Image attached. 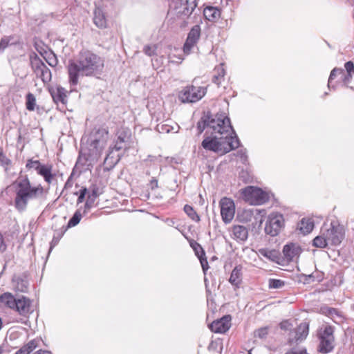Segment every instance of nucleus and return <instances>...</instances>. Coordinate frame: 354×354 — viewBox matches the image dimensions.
<instances>
[{
    "label": "nucleus",
    "mask_w": 354,
    "mask_h": 354,
    "mask_svg": "<svg viewBox=\"0 0 354 354\" xmlns=\"http://www.w3.org/2000/svg\"><path fill=\"white\" fill-rule=\"evenodd\" d=\"M211 125V136H206L201 143L203 149L219 154H225L239 147V139L230 120H227L225 122H213Z\"/></svg>",
    "instance_id": "nucleus-1"
},
{
    "label": "nucleus",
    "mask_w": 354,
    "mask_h": 354,
    "mask_svg": "<svg viewBox=\"0 0 354 354\" xmlns=\"http://www.w3.org/2000/svg\"><path fill=\"white\" fill-rule=\"evenodd\" d=\"M103 68L104 60L101 57L91 50H82L75 59L68 62L69 83L76 86L80 76H96L102 73Z\"/></svg>",
    "instance_id": "nucleus-2"
},
{
    "label": "nucleus",
    "mask_w": 354,
    "mask_h": 354,
    "mask_svg": "<svg viewBox=\"0 0 354 354\" xmlns=\"http://www.w3.org/2000/svg\"><path fill=\"white\" fill-rule=\"evenodd\" d=\"M109 138V131L104 128L94 130L90 135L86 149L80 152L76 166L84 165L87 161H97L101 156Z\"/></svg>",
    "instance_id": "nucleus-3"
},
{
    "label": "nucleus",
    "mask_w": 354,
    "mask_h": 354,
    "mask_svg": "<svg viewBox=\"0 0 354 354\" xmlns=\"http://www.w3.org/2000/svg\"><path fill=\"white\" fill-rule=\"evenodd\" d=\"M15 193V206L18 211L24 212L30 200L43 196L44 188L40 185L32 187L29 179L25 176L16 181Z\"/></svg>",
    "instance_id": "nucleus-4"
},
{
    "label": "nucleus",
    "mask_w": 354,
    "mask_h": 354,
    "mask_svg": "<svg viewBox=\"0 0 354 354\" xmlns=\"http://www.w3.org/2000/svg\"><path fill=\"white\" fill-rule=\"evenodd\" d=\"M335 327L329 324H324L317 330L319 340V351L322 353L330 352L335 346Z\"/></svg>",
    "instance_id": "nucleus-5"
},
{
    "label": "nucleus",
    "mask_w": 354,
    "mask_h": 354,
    "mask_svg": "<svg viewBox=\"0 0 354 354\" xmlns=\"http://www.w3.org/2000/svg\"><path fill=\"white\" fill-rule=\"evenodd\" d=\"M241 194L243 199L250 205H261L269 199L268 193L253 186L241 189Z\"/></svg>",
    "instance_id": "nucleus-6"
},
{
    "label": "nucleus",
    "mask_w": 354,
    "mask_h": 354,
    "mask_svg": "<svg viewBox=\"0 0 354 354\" xmlns=\"http://www.w3.org/2000/svg\"><path fill=\"white\" fill-rule=\"evenodd\" d=\"M207 92L205 86H187L178 93V98L183 103H194L202 99Z\"/></svg>",
    "instance_id": "nucleus-7"
},
{
    "label": "nucleus",
    "mask_w": 354,
    "mask_h": 354,
    "mask_svg": "<svg viewBox=\"0 0 354 354\" xmlns=\"http://www.w3.org/2000/svg\"><path fill=\"white\" fill-rule=\"evenodd\" d=\"M322 230L326 240L332 245H339L344 238L343 227L339 225H335L333 222L330 223L328 227L324 223Z\"/></svg>",
    "instance_id": "nucleus-8"
},
{
    "label": "nucleus",
    "mask_w": 354,
    "mask_h": 354,
    "mask_svg": "<svg viewBox=\"0 0 354 354\" xmlns=\"http://www.w3.org/2000/svg\"><path fill=\"white\" fill-rule=\"evenodd\" d=\"M30 64L36 76L39 77L44 84L51 81L50 70L46 66L37 54L30 56Z\"/></svg>",
    "instance_id": "nucleus-9"
},
{
    "label": "nucleus",
    "mask_w": 354,
    "mask_h": 354,
    "mask_svg": "<svg viewBox=\"0 0 354 354\" xmlns=\"http://www.w3.org/2000/svg\"><path fill=\"white\" fill-rule=\"evenodd\" d=\"M284 225V218L282 214L278 213L270 214L267 219L265 226L266 234L272 236H277Z\"/></svg>",
    "instance_id": "nucleus-10"
},
{
    "label": "nucleus",
    "mask_w": 354,
    "mask_h": 354,
    "mask_svg": "<svg viewBox=\"0 0 354 354\" xmlns=\"http://www.w3.org/2000/svg\"><path fill=\"white\" fill-rule=\"evenodd\" d=\"M26 167L28 169H34L37 173L43 176L45 181L48 184L52 183L55 175L52 174V165H41L39 160H33L28 159L27 160Z\"/></svg>",
    "instance_id": "nucleus-11"
},
{
    "label": "nucleus",
    "mask_w": 354,
    "mask_h": 354,
    "mask_svg": "<svg viewBox=\"0 0 354 354\" xmlns=\"http://www.w3.org/2000/svg\"><path fill=\"white\" fill-rule=\"evenodd\" d=\"M219 205L223 221L225 224L230 223L234 218L235 214V205L234 201L229 198L224 197L220 201Z\"/></svg>",
    "instance_id": "nucleus-12"
},
{
    "label": "nucleus",
    "mask_w": 354,
    "mask_h": 354,
    "mask_svg": "<svg viewBox=\"0 0 354 354\" xmlns=\"http://www.w3.org/2000/svg\"><path fill=\"white\" fill-rule=\"evenodd\" d=\"M116 136L117 138L114 141L113 145L109 147V153L107 154L105 160L109 158L111 153H112L113 151H119L122 149L126 150L129 148L127 146V142L130 138L129 131L121 129L117 132Z\"/></svg>",
    "instance_id": "nucleus-13"
},
{
    "label": "nucleus",
    "mask_w": 354,
    "mask_h": 354,
    "mask_svg": "<svg viewBox=\"0 0 354 354\" xmlns=\"http://www.w3.org/2000/svg\"><path fill=\"white\" fill-rule=\"evenodd\" d=\"M227 120H230V118L223 115H216L214 118H210L208 115H204L197 123L198 133H201L205 129L212 131V127L211 124L213 122L223 121L225 122Z\"/></svg>",
    "instance_id": "nucleus-14"
},
{
    "label": "nucleus",
    "mask_w": 354,
    "mask_h": 354,
    "mask_svg": "<svg viewBox=\"0 0 354 354\" xmlns=\"http://www.w3.org/2000/svg\"><path fill=\"white\" fill-rule=\"evenodd\" d=\"M201 35L200 26L196 25L194 26L189 31L186 41L183 46V50L185 53L189 54L192 48L196 45L198 40Z\"/></svg>",
    "instance_id": "nucleus-15"
},
{
    "label": "nucleus",
    "mask_w": 354,
    "mask_h": 354,
    "mask_svg": "<svg viewBox=\"0 0 354 354\" xmlns=\"http://www.w3.org/2000/svg\"><path fill=\"white\" fill-rule=\"evenodd\" d=\"M230 322V315H225L220 319L214 321L210 324V329L216 333H224L230 329L231 326Z\"/></svg>",
    "instance_id": "nucleus-16"
},
{
    "label": "nucleus",
    "mask_w": 354,
    "mask_h": 354,
    "mask_svg": "<svg viewBox=\"0 0 354 354\" xmlns=\"http://www.w3.org/2000/svg\"><path fill=\"white\" fill-rule=\"evenodd\" d=\"M301 248L296 243H290L283 246V254L286 261L290 262L299 257Z\"/></svg>",
    "instance_id": "nucleus-17"
},
{
    "label": "nucleus",
    "mask_w": 354,
    "mask_h": 354,
    "mask_svg": "<svg viewBox=\"0 0 354 354\" xmlns=\"http://www.w3.org/2000/svg\"><path fill=\"white\" fill-rule=\"evenodd\" d=\"M51 97L55 104L64 106L67 102L66 91L62 86H57L50 89Z\"/></svg>",
    "instance_id": "nucleus-18"
},
{
    "label": "nucleus",
    "mask_w": 354,
    "mask_h": 354,
    "mask_svg": "<svg viewBox=\"0 0 354 354\" xmlns=\"http://www.w3.org/2000/svg\"><path fill=\"white\" fill-rule=\"evenodd\" d=\"M320 311L322 314L330 317L332 321L337 324H341L344 321V317L342 313L336 308L323 306L321 308Z\"/></svg>",
    "instance_id": "nucleus-19"
},
{
    "label": "nucleus",
    "mask_w": 354,
    "mask_h": 354,
    "mask_svg": "<svg viewBox=\"0 0 354 354\" xmlns=\"http://www.w3.org/2000/svg\"><path fill=\"white\" fill-rule=\"evenodd\" d=\"M14 309L21 315H26L32 311L31 309V301L24 296L19 297L17 299L16 306Z\"/></svg>",
    "instance_id": "nucleus-20"
},
{
    "label": "nucleus",
    "mask_w": 354,
    "mask_h": 354,
    "mask_svg": "<svg viewBox=\"0 0 354 354\" xmlns=\"http://www.w3.org/2000/svg\"><path fill=\"white\" fill-rule=\"evenodd\" d=\"M12 281L17 291L25 292L28 290L29 282L26 274L15 275Z\"/></svg>",
    "instance_id": "nucleus-21"
},
{
    "label": "nucleus",
    "mask_w": 354,
    "mask_h": 354,
    "mask_svg": "<svg viewBox=\"0 0 354 354\" xmlns=\"http://www.w3.org/2000/svg\"><path fill=\"white\" fill-rule=\"evenodd\" d=\"M180 3L179 12L185 16L190 15L197 6L196 0H180Z\"/></svg>",
    "instance_id": "nucleus-22"
},
{
    "label": "nucleus",
    "mask_w": 354,
    "mask_h": 354,
    "mask_svg": "<svg viewBox=\"0 0 354 354\" xmlns=\"http://www.w3.org/2000/svg\"><path fill=\"white\" fill-rule=\"evenodd\" d=\"M232 232L234 239L239 241H245L248 239V230L243 225H234Z\"/></svg>",
    "instance_id": "nucleus-23"
},
{
    "label": "nucleus",
    "mask_w": 354,
    "mask_h": 354,
    "mask_svg": "<svg viewBox=\"0 0 354 354\" xmlns=\"http://www.w3.org/2000/svg\"><path fill=\"white\" fill-rule=\"evenodd\" d=\"M93 22L95 26L100 28L106 27L107 22L104 12L100 8H96L94 11Z\"/></svg>",
    "instance_id": "nucleus-24"
},
{
    "label": "nucleus",
    "mask_w": 354,
    "mask_h": 354,
    "mask_svg": "<svg viewBox=\"0 0 354 354\" xmlns=\"http://www.w3.org/2000/svg\"><path fill=\"white\" fill-rule=\"evenodd\" d=\"M241 266H237L232 270L229 281L232 285L239 287L241 282Z\"/></svg>",
    "instance_id": "nucleus-25"
},
{
    "label": "nucleus",
    "mask_w": 354,
    "mask_h": 354,
    "mask_svg": "<svg viewBox=\"0 0 354 354\" xmlns=\"http://www.w3.org/2000/svg\"><path fill=\"white\" fill-rule=\"evenodd\" d=\"M309 330V325L306 322H303L300 324L296 330V340L297 341H302L306 339L307 335H308Z\"/></svg>",
    "instance_id": "nucleus-26"
},
{
    "label": "nucleus",
    "mask_w": 354,
    "mask_h": 354,
    "mask_svg": "<svg viewBox=\"0 0 354 354\" xmlns=\"http://www.w3.org/2000/svg\"><path fill=\"white\" fill-rule=\"evenodd\" d=\"M220 10L216 8L209 6L206 7L203 10V15L208 21H214L219 18Z\"/></svg>",
    "instance_id": "nucleus-27"
},
{
    "label": "nucleus",
    "mask_w": 354,
    "mask_h": 354,
    "mask_svg": "<svg viewBox=\"0 0 354 354\" xmlns=\"http://www.w3.org/2000/svg\"><path fill=\"white\" fill-rule=\"evenodd\" d=\"M17 299L10 292H5L0 296V302L7 307L14 309Z\"/></svg>",
    "instance_id": "nucleus-28"
},
{
    "label": "nucleus",
    "mask_w": 354,
    "mask_h": 354,
    "mask_svg": "<svg viewBox=\"0 0 354 354\" xmlns=\"http://www.w3.org/2000/svg\"><path fill=\"white\" fill-rule=\"evenodd\" d=\"M314 227V223L310 218H303L299 223V230L304 234L310 233Z\"/></svg>",
    "instance_id": "nucleus-29"
},
{
    "label": "nucleus",
    "mask_w": 354,
    "mask_h": 354,
    "mask_svg": "<svg viewBox=\"0 0 354 354\" xmlns=\"http://www.w3.org/2000/svg\"><path fill=\"white\" fill-rule=\"evenodd\" d=\"M180 127L176 125V127L171 126L168 124H160L156 127V130L160 133H169L170 132L177 133Z\"/></svg>",
    "instance_id": "nucleus-30"
},
{
    "label": "nucleus",
    "mask_w": 354,
    "mask_h": 354,
    "mask_svg": "<svg viewBox=\"0 0 354 354\" xmlns=\"http://www.w3.org/2000/svg\"><path fill=\"white\" fill-rule=\"evenodd\" d=\"M215 74L213 76L212 81L214 83L217 84L218 86L220 85L221 83V80L223 78L225 71L223 68V66H218L214 68Z\"/></svg>",
    "instance_id": "nucleus-31"
},
{
    "label": "nucleus",
    "mask_w": 354,
    "mask_h": 354,
    "mask_svg": "<svg viewBox=\"0 0 354 354\" xmlns=\"http://www.w3.org/2000/svg\"><path fill=\"white\" fill-rule=\"evenodd\" d=\"M329 243L326 240V236L324 235V232L321 230V235L316 236L313 239V245L317 248H326Z\"/></svg>",
    "instance_id": "nucleus-32"
},
{
    "label": "nucleus",
    "mask_w": 354,
    "mask_h": 354,
    "mask_svg": "<svg viewBox=\"0 0 354 354\" xmlns=\"http://www.w3.org/2000/svg\"><path fill=\"white\" fill-rule=\"evenodd\" d=\"M46 62L52 67H55L57 65L58 60L56 55L53 52H45L43 55Z\"/></svg>",
    "instance_id": "nucleus-33"
},
{
    "label": "nucleus",
    "mask_w": 354,
    "mask_h": 354,
    "mask_svg": "<svg viewBox=\"0 0 354 354\" xmlns=\"http://www.w3.org/2000/svg\"><path fill=\"white\" fill-rule=\"evenodd\" d=\"M26 109L30 111H34L35 108V105H36V99H35V95L31 93H28L26 95Z\"/></svg>",
    "instance_id": "nucleus-34"
},
{
    "label": "nucleus",
    "mask_w": 354,
    "mask_h": 354,
    "mask_svg": "<svg viewBox=\"0 0 354 354\" xmlns=\"http://www.w3.org/2000/svg\"><path fill=\"white\" fill-rule=\"evenodd\" d=\"M184 211L192 220L197 222L200 221L199 216L197 214V213L195 212V210L192 206L189 205H185L184 206Z\"/></svg>",
    "instance_id": "nucleus-35"
},
{
    "label": "nucleus",
    "mask_w": 354,
    "mask_h": 354,
    "mask_svg": "<svg viewBox=\"0 0 354 354\" xmlns=\"http://www.w3.org/2000/svg\"><path fill=\"white\" fill-rule=\"evenodd\" d=\"M13 36H5L0 41V53H2L10 44H14L16 42L12 41Z\"/></svg>",
    "instance_id": "nucleus-36"
},
{
    "label": "nucleus",
    "mask_w": 354,
    "mask_h": 354,
    "mask_svg": "<svg viewBox=\"0 0 354 354\" xmlns=\"http://www.w3.org/2000/svg\"><path fill=\"white\" fill-rule=\"evenodd\" d=\"M259 253L261 256L265 257L273 261H275V259L277 258V252L275 250H268L267 249L262 248L259 250Z\"/></svg>",
    "instance_id": "nucleus-37"
},
{
    "label": "nucleus",
    "mask_w": 354,
    "mask_h": 354,
    "mask_svg": "<svg viewBox=\"0 0 354 354\" xmlns=\"http://www.w3.org/2000/svg\"><path fill=\"white\" fill-rule=\"evenodd\" d=\"M81 218H82V214L79 210H77L74 213L72 218L69 220V221L68 223V226L69 227H74V226L77 225L80 223Z\"/></svg>",
    "instance_id": "nucleus-38"
},
{
    "label": "nucleus",
    "mask_w": 354,
    "mask_h": 354,
    "mask_svg": "<svg viewBox=\"0 0 354 354\" xmlns=\"http://www.w3.org/2000/svg\"><path fill=\"white\" fill-rule=\"evenodd\" d=\"M285 282L281 279H270L268 281V286L270 288L279 289L283 287Z\"/></svg>",
    "instance_id": "nucleus-39"
},
{
    "label": "nucleus",
    "mask_w": 354,
    "mask_h": 354,
    "mask_svg": "<svg viewBox=\"0 0 354 354\" xmlns=\"http://www.w3.org/2000/svg\"><path fill=\"white\" fill-rule=\"evenodd\" d=\"M341 73H344V69L340 68H334L330 74L328 82V88L331 86L332 80H334L338 75H341Z\"/></svg>",
    "instance_id": "nucleus-40"
},
{
    "label": "nucleus",
    "mask_w": 354,
    "mask_h": 354,
    "mask_svg": "<svg viewBox=\"0 0 354 354\" xmlns=\"http://www.w3.org/2000/svg\"><path fill=\"white\" fill-rule=\"evenodd\" d=\"M254 337H257L260 339H265L266 338L268 334V327H263L260 328L257 330H256L254 333Z\"/></svg>",
    "instance_id": "nucleus-41"
},
{
    "label": "nucleus",
    "mask_w": 354,
    "mask_h": 354,
    "mask_svg": "<svg viewBox=\"0 0 354 354\" xmlns=\"http://www.w3.org/2000/svg\"><path fill=\"white\" fill-rule=\"evenodd\" d=\"M89 191L88 196H91V198H93L94 199H96V198L101 194L99 187L95 185L90 187Z\"/></svg>",
    "instance_id": "nucleus-42"
},
{
    "label": "nucleus",
    "mask_w": 354,
    "mask_h": 354,
    "mask_svg": "<svg viewBox=\"0 0 354 354\" xmlns=\"http://www.w3.org/2000/svg\"><path fill=\"white\" fill-rule=\"evenodd\" d=\"M341 75H344V86H345L346 87H350L351 88H353V86H350V84L351 82L353 73H347L344 70V73H341Z\"/></svg>",
    "instance_id": "nucleus-43"
},
{
    "label": "nucleus",
    "mask_w": 354,
    "mask_h": 354,
    "mask_svg": "<svg viewBox=\"0 0 354 354\" xmlns=\"http://www.w3.org/2000/svg\"><path fill=\"white\" fill-rule=\"evenodd\" d=\"M191 246L194 248L196 254L198 256H205V252L201 248V246L196 242H194V243H191Z\"/></svg>",
    "instance_id": "nucleus-44"
},
{
    "label": "nucleus",
    "mask_w": 354,
    "mask_h": 354,
    "mask_svg": "<svg viewBox=\"0 0 354 354\" xmlns=\"http://www.w3.org/2000/svg\"><path fill=\"white\" fill-rule=\"evenodd\" d=\"M24 347L30 353L37 347V342L35 339H32L24 345Z\"/></svg>",
    "instance_id": "nucleus-45"
},
{
    "label": "nucleus",
    "mask_w": 354,
    "mask_h": 354,
    "mask_svg": "<svg viewBox=\"0 0 354 354\" xmlns=\"http://www.w3.org/2000/svg\"><path fill=\"white\" fill-rule=\"evenodd\" d=\"M345 72L347 73H353L354 74V64L353 62L348 61L344 64Z\"/></svg>",
    "instance_id": "nucleus-46"
},
{
    "label": "nucleus",
    "mask_w": 354,
    "mask_h": 354,
    "mask_svg": "<svg viewBox=\"0 0 354 354\" xmlns=\"http://www.w3.org/2000/svg\"><path fill=\"white\" fill-rule=\"evenodd\" d=\"M10 164V160L5 156L1 149H0V165L6 166Z\"/></svg>",
    "instance_id": "nucleus-47"
},
{
    "label": "nucleus",
    "mask_w": 354,
    "mask_h": 354,
    "mask_svg": "<svg viewBox=\"0 0 354 354\" xmlns=\"http://www.w3.org/2000/svg\"><path fill=\"white\" fill-rule=\"evenodd\" d=\"M87 191L88 189L86 187H83L82 189H80V195L77 201V204H80L84 201Z\"/></svg>",
    "instance_id": "nucleus-48"
},
{
    "label": "nucleus",
    "mask_w": 354,
    "mask_h": 354,
    "mask_svg": "<svg viewBox=\"0 0 354 354\" xmlns=\"http://www.w3.org/2000/svg\"><path fill=\"white\" fill-rule=\"evenodd\" d=\"M198 259H200L201 266L203 268V272H205L209 268L207 260L203 256H198Z\"/></svg>",
    "instance_id": "nucleus-49"
},
{
    "label": "nucleus",
    "mask_w": 354,
    "mask_h": 354,
    "mask_svg": "<svg viewBox=\"0 0 354 354\" xmlns=\"http://www.w3.org/2000/svg\"><path fill=\"white\" fill-rule=\"evenodd\" d=\"M143 51L146 55L152 56L155 53V48L153 46H145L143 48Z\"/></svg>",
    "instance_id": "nucleus-50"
},
{
    "label": "nucleus",
    "mask_w": 354,
    "mask_h": 354,
    "mask_svg": "<svg viewBox=\"0 0 354 354\" xmlns=\"http://www.w3.org/2000/svg\"><path fill=\"white\" fill-rule=\"evenodd\" d=\"M286 354H308L306 350L303 349H292L288 351Z\"/></svg>",
    "instance_id": "nucleus-51"
},
{
    "label": "nucleus",
    "mask_w": 354,
    "mask_h": 354,
    "mask_svg": "<svg viewBox=\"0 0 354 354\" xmlns=\"http://www.w3.org/2000/svg\"><path fill=\"white\" fill-rule=\"evenodd\" d=\"M95 199H94L93 198H91V196H88L87 200L85 203V208L90 209L93 206V205L95 202Z\"/></svg>",
    "instance_id": "nucleus-52"
},
{
    "label": "nucleus",
    "mask_w": 354,
    "mask_h": 354,
    "mask_svg": "<svg viewBox=\"0 0 354 354\" xmlns=\"http://www.w3.org/2000/svg\"><path fill=\"white\" fill-rule=\"evenodd\" d=\"M6 249V245L3 242V238L1 234H0V252L5 251Z\"/></svg>",
    "instance_id": "nucleus-53"
},
{
    "label": "nucleus",
    "mask_w": 354,
    "mask_h": 354,
    "mask_svg": "<svg viewBox=\"0 0 354 354\" xmlns=\"http://www.w3.org/2000/svg\"><path fill=\"white\" fill-rule=\"evenodd\" d=\"M290 326V324L288 321L282 322L280 324V328L283 330H288Z\"/></svg>",
    "instance_id": "nucleus-54"
},
{
    "label": "nucleus",
    "mask_w": 354,
    "mask_h": 354,
    "mask_svg": "<svg viewBox=\"0 0 354 354\" xmlns=\"http://www.w3.org/2000/svg\"><path fill=\"white\" fill-rule=\"evenodd\" d=\"M15 354H30L28 351L26 350L24 346H22L19 350H18Z\"/></svg>",
    "instance_id": "nucleus-55"
},
{
    "label": "nucleus",
    "mask_w": 354,
    "mask_h": 354,
    "mask_svg": "<svg viewBox=\"0 0 354 354\" xmlns=\"http://www.w3.org/2000/svg\"><path fill=\"white\" fill-rule=\"evenodd\" d=\"M58 242H59V239H56L55 237H54L53 239L52 242L50 243V252L51 251L53 248L58 243Z\"/></svg>",
    "instance_id": "nucleus-56"
},
{
    "label": "nucleus",
    "mask_w": 354,
    "mask_h": 354,
    "mask_svg": "<svg viewBox=\"0 0 354 354\" xmlns=\"http://www.w3.org/2000/svg\"><path fill=\"white\" fill-rule=\"evenodd\" d=\"M35 354H51L50 351L46 350H39Z\"/></svg>",
    "instance_id": "nucleus-57"
},
{
    "label": "nucleus",
    "mask_w": 354,
    "mask_h": 354,
    "mask_svg": "<svg viewBox=\"0 0 354 354\" xmlns=\"http://www.w3.org/2000/svg\"><path fill=\"white\" fill-rule=\"evenodd\" d=\"M165 222L167 223L169 226H173L175 224V221L173 219L167 218Z\"/></svg>",
    "instance_id": "nucleus-58"
},
{
    "label": "nucleus",
    "mask_w": 354,
    "mask_h": 354,
    "mask_svg": "<svg viewBox=\"0 0 354 354\" xmlns=\"http://www.w3.org/2000/svg\"><path fill=\"white\" fill-rule=\"evenodd\" d=\"M4 351H5V347H4V346L1 345V346H0V354H3Z\"/></svg>",
    "instance_id": "nucleus-59"
},
{
    "label": "nucleus",
    "mask_w": 354,
    "mask_h": 354,
    "mask_svg": "<svg viewBox=\"0 0 354 354\" xmlns=\"http://www.w3.org/2000/svg\"><path fill=\"white\" fill-rule=\"evenodd\" d=\"M341 75L340 78L342 80V82L344 84V75Z\"/></svg>",
    "instance_id": "nucleus-60"
},
{
    "label": "nucleus",
    "mask_w": 354,
    "mask_h": 354,
    "mask_svg": "<svg viewBox=\"0 0 354 354\" xmlns=\"http://www.w3.org/2000/svg\"><path fill=\"white\" fill-rule=\"evenodd\" d=\"M249 354H250V353H249Z\"/></svg>",
    "instance_id": "nucleus-61"
}]
</instances>
